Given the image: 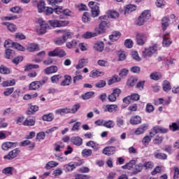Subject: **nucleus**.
<instances>
[{
    "mask_svg": "<svg viewBox=\"0 0 179 179\" xmlns=\"http://www.w3.org/2000/svg\"><path fill=\"white\" fill-rule=\"evenodd\" d=\"M143 167L146 169H153L155 167V164L152 162H148L143 164Z\"/></svg>",
    "mask_w": 179,
    "mask_h": 179,
    "instance_id": "nucleus-62",
    "label": "nucleus"
},
{
    "mask_svg": "<svg viewBox=\"0 0 179 179\" xmlns=\"http://www.w3.org/2000/svg\"><path fill=\"white\" fill-rule=\"evenodd\" d=\"M38 96V94H37V93H35L32 95L27 94L24 95L23 100H31V99H36V97H37Z\"/></svg>",
    "mask_w": 179,
    "mask_h": 179,
    "instance_id": "nucleus-54",
    "label": "nucleus"
},
{
    "mask_svg": "<svg viewBox=\"0 0 179 179\" xmlns=\"http://www.w3.org/2000/svg\"><path fill=\"white\" fill-rule=\"evenodd\" d=\"M164 40L162 42L163 47H169L171 45V40L165 36L163 37Z\"/></svg>",
    "mask_w": 179,
    "mask_h": 179,
    "instance_id": "nucleus-44",
    "label": "nucleus"
},
{
    "mask_svg": "<svg viewBox=\"0 0 179 179\" xmlns=\"http://www.w3.org/2000/svg\"><path fill=\"white\" fill-rule=\"evenodd\" d=\"M146 21L141 17V15L138 17V18L135 21V24L136 26H143Z\"/></svg>",
    "mask_w": 179,
    "mask_h": 179,
    "instance_id": "nucleus-57",
    "label": "nucleus"
},
{
    "mask_svg": "<svg viewBox=\"0 0 179 179\" xmlns=\"http://www.w3.org/2000/svg\"><path fill=\"white\" fill-rule=\"evenodd\" d=\"M71 143L73 145H76V146H82L83 140L80 137L74 136L71 138Z\"/></svg>",
    "mask_w": 179,
    "mask_h": 179,
    "instance_id": "nucleus-18",
    "label": "nucleus"
},
{
    "mask_svg": "<svg viewBox=\"0 0 179 179\" xmlns=\"http://www.w3.org/2000/svg\"><path fill=\"white\" fill-rule=\"evenodd\" d=\"M170 25V19L167 17H164L162 20V30L165 31L167 27Z\"/></svg>",
    "mask_w": 179,
    "mask_h": 179,
    "instance_id": "nucleus-19",
    "label": "nucleus"
},
{
    "mask_svg": "<svg viewBox=\"0 0 179 179\" xmlns=\"http://www.w3.org/2000/svg\"><path fill=\"white\" fill-rule=\"evenodd\" d=\"M162 75L160 73H152L150 74V78L152 80H159V79H162Z\"/></svg>",
    "mask_w": 179,
    "mask_h": 179,
    "instance_id": "nucleus-37",
    "label": "nucleus"
},
{
    "mask_svg": "<svg viewBox=\"0 0 179 179\" xmlns=\"http://www.w3.org/2000/svg\"><path fill=\"white\" fill-rule=\"evenodd\" d=\"M117 55L119 57L118 61H124V59L127 58L125 52H118Z\"/></svg>",
    "mask_w": 179,
    "mask_h": 179,
    "instance_id": "nucleus-61",
    "label": "nucleus"
},
{
    "mask_svg": "<svg viewBox=\"0 0 179 179\" xmlns=\"http://www.w3.org/2000/svg\"><path fill=\"white\" fill-rule=\"evenodd\" d=\"M14 145H15V143L6 142L2 144L1 149H3V150H9V149H12V148H13Z\"/></svg>",
    "mask_w": 179,
    "mask_h": 179,
    "instance_id": "nucleus-30",
    "label": "nucleus"
},
{
    "mask_svg": "<svg viewBox=\"0 0 179 179\" xmlns=\"http://www.w3.org/2000/svg\"><path fill=\"white\" fill-rule=\"evenodd\" d=\"M148 126L146 124H141L134 131L135 135H141V134H143V132H145V131H146V129H148Z\"/></svg>",
    "mask_w": 179,
    "mask_h": 179,
    "instance_id": "nucleus-15",
    "label": "nucleus"
},
{
    "mask_svg": "<svg viewBox=\"0 0 179 179\" xmlns=\"http://www.w3.org/2000/svg\"><path fill=\"white\" fill-rule=\"evenodd\" d=\"M0 73L2 75H9V73H10V69L3 65H1L0 66Z\"/></svg>",
    "mask_w": 179,
    "mask_h": 179,
    "instance_id": "nucleus-38",
    "label": "nucleus"
},
{
    "mask_svg": "<svg viewBox=\"0 0 179 179\" xmlns=\"http://www.w3.org/2000/svg\"><path fill=\"white\" fill-rule=\"evenodd\" d=\"M106 15L107 19H108V17L110 19H118V17H120V13L115 10H108Z\"/></svg>",
    "mask_w": 179,
    "mask_h": 179,
    "instance_id": "nucleus-11",
    "label": "nucleus"
},
{
    "mask_svg": "<svg viewBox=\"0 0 179 179\" xmlns=\"http://www.w3.org/2000/svg\"><path fill=\"white\" fill-rule=\"evenodd\" d=\"M55 12L57 15H59V13H63V15H65L66 16H71L72 15V12L68 9H62V6H57L55 8Z\"/></svg>",
    "mask_w": 179,
    "mask_h": 179,
    "instance_id": "nucleus-9",
    "label": "nucleus"
},
{
    "mask_svg": "<svg viewBox=\"0 0 179 179\" xmlns=\"http://www.w3.org/2000/svg\"><path fill=\"white\" fill-rule=\"evenodd\" d=\"M134 10H136V6L132 4L127 5L124 9V15H127V13H131Z\"/></svg>",
    "mask_w": 179,
    "mask_h": 179,
    "instance_id": "nucleus-28",
    "label": "nucleus"
},
{
    "mask_svg": "<svg viewBox=\"0 0 179 179\" xmlns=\"http://www.w3.org/2000/svg\"><path fill=\"white\" fill-rule=\"evenodd\" d=\"M99 20H101V23L99 25V28L96 29V33L98 35L106 33L107 27H110V22L107 20L106 15L99 17Z\"/></svg>",
    "mask_w": 179,
    "mask_h": 179,
    "instance_id": "nucleus-1",
    "label": "nucleus"
},
{
    "mask_svg": "<svg viewBox=\"0 0 179 179\" xmlns=\"http://www.w3.org/2000/svg\"><path fill=\"white\" fill-rule=\"evenodd\" d=\"M136 164V161L135 160H131L129 162L127 163L125 165L122 166V169L123 170H131V169H134V166Z\"/></svg>",
    "mask_w": 179,
    "mask_h": 179,
    "instance_id": "nucleus-21",
    "label": "nucleus"
},
{
    "mask_svg": "<svg viewBox=\"0 0 179 179\" xmlns=\"http://www.w3.org/2000/svg\"><path fill=\"white\" fill-rule=\"evenodd\" d=\"M140 16L144 20V21L147 22L149 20V19H150V11L145 10Z\"/></svg>",
    "mask_w": 179,
    "mask_h": 179,
    "instance_id": "nucleus-33",
    "label": "nucleus"
},
{
    "mask_svg": "<svg viewBox=\"0 0 179 179\" xmlns=\"http://www.w3.org/2000/svg\"><path fill=\"white\" fill-rule=\"evenodd\" d=\"M104 113H115L118 110V106L116 104L105 105L103 106Z\"/></svg>",
    "mask_w": 179,
    "mask_h": 179,
    "instance_id": "nucleus-7",
    "label": "nucleus"
},
{
    "mask_svg": "<svg viewBox=\"0 0 179 179\" xmlns=\"http://www.w3.org/2000/svg\"><path fill=\"white\" fill-rule=\"evenodd\" d=\"M173 179H178L179 178V169L178 166L173 167Z\"/></svg>",
    "mask_w": 179,
    "mask_h": 179,
    "instance_id": "nucleus-60",
    "label": "nucleus"
},
{
    "mask_svg": "<svg viewBox=\"0 0 179 179\" xmlns=\"http://www.w3.org/2000/svg\"><path fill=\"white\" fill-rule=\"evenodd\" d=\"M98 65H99V66H108V65H110V64L108 63V62L106 61V60H99L97 62Z\"/></svg>",
    "mask_w": 179,
    "mask_h": 179,
    "instance_id": "nucleus-64",
    "label": "nucleus"
},
{
    "mask_svg": "<svg viewBox=\"0 0 179 179\" xmlns=\"http://www.w3.org/2000/svg\"><path fill=\"white\" fill-rule=\"evenodd\" d=\"M159 152H160V150H158L154 152L155 159H159V160H166V159H167V155L160 153Z\"/></svg>",
    "mask_w": 179,
    "mask_h": 179,
    "instance_id": "nucleus-26",
    "label": "nucleus"
},
{
    "mask_svg": "<svg viewBox=\"0 0 179 179\" xmlns=\"http://www.w3.org/2000/svg\"><path fill=\"white\" fill-rule=\"evenodd\" d=\"M86 146H88L89 148H92L94 150L97 151L99 149H100V146L97 143H94V141H89L86 143Z\"/></svg>",
    "mask_w": 179,
    "mask_h": 179,
    "instance_id": "nucleus-29",
    "label": "nucleus"
},
{
    "mask_svg": "<svg viewBox=\"0 0 179 179\" xmlns=\"http://www.w3.org/2000/svg\"><path fill=\"white\" fill-rule=\"evenodd\" d=\"M38 23L39 24V28L37 29L39 34H45L47 33V29H48V24L45 23V21L42 19L38 20Z\"/></svg>",
    "mask_w": 179,
    "mask_h": 179,
    "instance_id": "nucleus-4",
    "label": "nucleus"
},
{
    "mask_svg": "<svg viewBox=\"0 0 179 179\" xmlns=\"http://www.w3.org/2000/svg\"><path fill=\"white\" fill-rule=\"evenodd\" d=\"M96 36H99L97 32L87 31L83 34L84 38H92V37H96Z\"/></svg>",
    "mask_w": 179,
    "mask_h": 179,
    "instance_id": "nucleus-46",
    "label": "nucleus"
},
{
    "mask_svg": "<svg viewBox=\"0 0 179 179\" xmlns=\"http://www.w3.org/2000/svg\"><path fill=\"white\" fill-rule=\"evenodd\" d=\"M82 20L83 23H89L91 20L90 15L87 12H85L82 17Z\"/></svg>",
    "mask_w": 179,
    "mask_h": 179,
    "instance_id": "nucleus-43",
    "label": "nucleus"
},
{
    "mask_svg": "<svg viewBox=\"0 0 179 179\" xmlns=\"http://www.w3.org/2000/svg\"><path fill=\"white\" fill-rule=\"evenodd\" d=\"M169 129H171L172 132L179 131V120L176 122H173L171 125H169Z\"/></svg>",
    "mask_w": 179,
    "mask_h": 179,
    "instance_id": "nucleus-34",
    "label": "nucleus"
},
{
    "mask_svg": "<svg viewBox=\"0 0 179 179\" xmlns=\"http://www.w3.org/2000/svg\"><path fill=\"white\" fill-rule=\"evenodd\" d=\"M81 155L83 157H90L93 155V151L91 149H84L83 150Z\"/></svg>",
    "mask_w": 179,
    "mask_h": 179,
    "instance_id": "nucleus-35",
    "label": "nucleus"
},
{
    "mask_svg": "<svg viewBox=\"0 0 179 179\" xmlns=\"http://www.w3.org/2000/svg\"><path fill=\"white\" fill-rule=\"evenodd\" d=\"M94 50L99 52H101V51L104 50V43L102 41L96 42L94 45Z\"/></svg>",
    "mask_w": 179,
    "mask_h": 179,
    "instance_id": "nucleus-22",
    "label": "nucleus"
},
{
    "mask_svg": "<svg viewBox=\"0 0 179 179\" xmlns=\"http://www.w3.org/2000/svg\"><path fill=\"white\" fill-rule=\"evenodd\" d=\"M142 122V118L139 115L132 116L130 119V124L131 125H138Z\"/></svg>",
    "mask_w": 179,
    "mask_h": 179,
    "instance_id": "nucleus-16",
    "label": "nucleus"
},
{
    "mask_svg": "<svg viewBox=\"0 0 179 179\" xmlns=\"http://www.w3.org/2000/svg\"><path fill=\"white\" fill-rule=\"evenodd\" d=\"M115 125V124L114 123V121H113V120H108L103 123V127H105L106 128H109V129L114 128Z\"/></svg>",
    "mask_w": 179,
    "mask_h": 179,
    "instance_id": "nucleus-52",
    "label": "nucleus"
},
{
    "mask_svg": "<svg viewBox=\"0 0 179 179\" xmlns=\"http://www.w3.org/2000/svg\"><path fill=\"white\" fill-rule=\"evenodd\" d=\"M36 124V120L33 119H27L24 121L23 125L24 127H34V125Z\"/></svg>",
    "mask_w": 179,
    "mask_h": 179,
    "instance_id": "nucleus-36",
    "label": "nucleus"
},
{
    "mask_svg": "<svg viewBox=\"0 0 179 179\" xmlns=\"http://www.w3.org/2000/svg\"><path fill=\"white\" fill-rule=\"evenodd\" d=\"M42 118H43V121L50 122V121H52V120H54V115H52V113H49L48 115H44Z\"/></svg>",
    "mask_w": 179,
    "mask_h": 179,
    "instance_id": "nucleus-55",
    "label": "nucleus"
},
{
    "mask_svg": "<svg viewBox=\"0 0 179 179\" xmlns=\"http://www.w3.org/2000/svg\"><path fill=\"white\" fill-rule=\"evenodd\" d=\"M121 37V32L120 31H113L110 36H109V38L111 41H117Z\"/></svg>",
    "mask_w": 179,
    "mask_h": 179,
    "instance_id": "nucleus-24",
    "label": "nucleus"
},
{
    "mask_svg": "<svg viewBox=\"0 0 179 179\" xmlns=\"http://www.w3.org/2000/svg\"><path fill=\"white\" fill-rule=\"evenodd\" d=\"M148 41V35L140 33L136 35V43L138 45H143Z\"/></svg>",
    "mask_w": 179,
    "mask_h": 179,
    "instance_id": "nucleus-6",
    "label": "nucleus"
},
{
    "mask_svg": "<svg viewBox=\"0 0 179 179\" xmlns=\"http://www.w3.org/2000/svg\"><path fill=\"white\" fill-rule=\"evenodd\" d=\"M66 45L67 48H75L78 47V42L76 40H73L71 42H67Z\"/></svg>",
    "mask_w": 179,
    "mask_h": 179,
    "instance_id": "nucleus-47",
    "label": "nucleus"
},
{
    "mask_svg": "<svg viewBox=\"0 0 179 179\" xmlns=\"http://www.w3.org/2000/svg\"><path fill=\"white\" fill-rule=\"evenodd\" d=\"M143 164H140L135 166V171H134V174H138V173H141L143 169Z\"/></svg>",
    "mask_w": 179,
    "mask_h": 179,
    "instance_id": "nucleus-58",
    "label": "nucleus"
},
{
    "mask_svg": "<svg viewBox=\"0 0 179 179\" xmlns=\"http://www.w3.org/2000/svg\"><path fill=\"white\" fill-rule=\"evenodd\" d=\"M88 5L91 8L92 17H97L100 15V7L99 4L94 1H90Z\"/></svg>",
    "mask_w": 179,
    "mask_h": 179,
    "instance_id": "nucleus-3",
    "label": "nucleus"
},
{
    "mask_svg": "<svg viewBox=\"0 0 179 179\" xmlns=\"http://www.w3.org/2000/svg\"><path fill=\"white\" fill-rule=\"evenodd\" d=\"M55 113L57 115H65V114H71V108H59L56 110Z\"/></svg>",
    "mask_w": 179,
    "mask_h": 179,
    "instance_id": "nucleus-14",
    "label": "nucleus"
},
{
    "mask_svg": "<svg viewBox=\"0 0 179 179\" xmlns=\"http://www.w3.org/2000/svg\"><path fill=\"white\" fill-rule=\"evenodd\" d=\"M154 54H157V44L145 48L144 50L142 51V57H143V58L152 57Z\"/></svg>",
    "mask_w": 179,
    "mask_h": 179,
    "instance_id": "nucleus-2",
    "label": "nucleus"
},
{
    "mask_svg": "<svg viewBox=\"0 0 179 179\" xmlns=\"http://www.w3.org/2000/svg\"><path fill=\"white\" fill-rule=\"evenodd\" d=\"M124 124V119L122 117H117L116 119V124L117 127H123Z\"/></svg>",
    "mask_w": 179,
    "mask_h": 179,
    "instance_id": "nucleus-63",
    "label": "nucleus"
},
{
    "mask_svg": "<svg viewBox=\"0 0 179 179\" xmlns=\"http://www.w3.org/2000/svg\"><path fill=\"white\" fill-rule=\"evenodd\" d=\"M72 37H73V32H71L68 29H66L62 35V38L66 42L68 41L69 38H72Z\"/></svg>",
    "mask_w": 179,
    "mask_h": 179,
    "instance_id": "nucleus-25",
    "label": "nucleus"
},
{
    "mask_svg": "<svg viewBox=\"0 0 179 179\" xmlns=\"http://www.w3.org/2000/svg\"><path fill=\"white\" fill-rule=\"evenodd\" d=\"M167 132H169V129L164 127L156 126L152 129V131L150 133V135L151 137H152L155 136L156 134H167Z\"/></svg>",
    "mask_w": 179,
    "mask_h": 179,
    "instance_id": "nucleus-5",
    "label": "nucleus"
},
{
    "mask_svg": "<svg viewBox=\"0 0 179 179\" xmlns=\"http://www.w3.org/2000/svg\"><path fill=\"white\" fill-rule=\"evenodd\" d=\"M78 166H80V164H79L78 162H74V163L71 162L69 164L64 165V169L66 173H68L69 171H73V170H75V169H76Z\"/></svg>",
    "mask_w": 179,
    "mask_h": 179,
    "instance_id": "nucleus-10",
    "label": "nucleus"
},
{
    "mask_svg": "<svg viewBox=\"0 0 179 179\" xmlns=\"http://www.w3.org/2000/svg\"><path fill=\"white\" fill-rule=\"evenodd\" d=\"M93 96H94V92H88L82 95V99H83V100H89V99H92Z\"/></svg>",
    "mask_w": 179,
    "mask_h": 179,
    "instance_id": "nucleus-48",
    "label": "nucleus"
},
{
    "mask_svg": "<svg viewBox=\"0 0 179 179\" xmlns=\"http://www.w3.org/2000/svg\"><path fill=\"white\" fill-rule=\"evenodd\" d=\"M138 82V79L134 77H131L128 80H127V85L130 86V87H132L135 86V83Z\"/></svg>",
    "mask_w": 179,
    "mask_h": 179,
    "instance_id": "nucleus-49",
    "label": "nucleus"
},
{
    "mask_svg": "<svg viewBox=\"0 0 179 179\" xmlns=\"http://www.w3.org/2000/svg\"><path fill=\"white\" fill-rule=\"evenodd\" d=\"M87 62H89L87 59H80L78 62V64L76 66V69H82V68H83V66H85V65H86Z\"/></svg>",
    "mask_w": 179,
    "mask_h": 179,
    "instance_id": "nucleus-31",
    "label": "nucleus"
},
{
    "mask_svg": "<svg viewBox=\"0 0 179 179\" xmlns=\"http://www.w3.org/2000/svg\"><path fill=\"white\" fill-rule=\"evenodd\" d=\"M45 75H50V73H55V72H58V67L57 66H51L50 67L46 68L44 70Z\"/></svg>",
    "mask_w": 179,
    "mask_h": 179,
    "instance_id": "nucleus-20",
    "label": "nucleus"
},
{
    "mask_svg": "<svg viewBox=\"0 0 179 179\" xmlns=\"http://www.w3.org/2000/svg\"><path fill=\"white\" fill-rule=\"evenodd\" d=\"M19 155V150L17 149H14L8 152V155H5L3 157V159L5 160H13L15 157H17V155Z\"/></svg>",
    "mask_w": 179,
    "mask_h": 179,
    "instance_id": "nucleus-8",
    "label": "nucleus"
},
{
    "mask_svg": "<svg viewBox=\"0 0 179 179\" xmlns=\"http://www.w3.org/2000/svg\"><path fill=\"white\" fill-rule=\"evenodd\" d=\"M37 8L39 13H41L45 10V2L41 0L37 3Z\"/></svg>",
    "mask_w": 179,
    "mask_h": 179,
    "instance_id": "nucleus-27",
    "label": "nucleus"
},
{
    "mask_svg": "<svg viewBox=\"0 0 179 179\" xmlns=\"http://www.w3.org/2000/svg\"><path fill=\"white\" fill-rule=\"evenodd\" d=\"M4 26H6L8 31L11 33H15L16 30H17V27L15 24L9 23V22H3Z\"/></svg>",
    "mask_w": 179,
    "mask_h": 179,
    "instance_id": "nucleus-17",
    "label": "nucleus"
},
{
    "mask_svg": "<svg viewBox=\"0 0 179 179\" xmlns=\"http://www.w3.org/2000/svg\"><path fill=\"white\" fill-rule=\"evenodd\" d=\"M163 139H164L162 136L158 135L155 137V138L153 140L154 144L155 145H160L162 142H163Z\"/></svg>",
    "mask_w": 179,
    "mask_h": 179,
    "instance_id": "nucleus-53",
    "label": "nucleus"
},
{
    "mask_svg": "<svg viewBox=\"0 0 179 179\" xmlns=\"http://www.w3.org/2000/svg\"><path fill=\"white\" fill-rule=\"evenodd\" d=\"M121 80V78L118 77V76L115 75L112 78H110L109 80H108V85H110L114 83H117V82H120Z\"/></svg>",
    "mask_w": 179,
    "mask_h": 179,
    "instance_id": "nucleus-41",
    "label": "nucleus"
},
{
    "mask_svg": "<svg viewBox=\"0 0 179 179\" xmlns=\"http://www.w3.org/2000/svg\"><path fill=\"white\" fill-rule=\"evenodd\" d=\"M58 162H54V161H50L46 165H45V169L47 170H50V169H52L54 167H57L58 166Z\"/></svg>",
    "mask_w": 179,
    "mask_h": 179,
    "instance_id": "nucleus-45",
    "label": "nucleus"
},
{
    "mask_svg": "<svg viewBox=\"0 0 179 179\" xmlns=\"http://www.w3.org/2000/svg\"><path fill=\"white\" fill-rule=\"evenodd\" d=\"M54 42L56 45H62V44H65V43H66L63 38H56L54 40Z\"/></svg>",
    "mask_w": 179,
    "mask_h": 179,
    "instance_id": "nucleus-56",
    "label": "nucleus"
},
{
    "mask_svg": "<svg viewBox=\"0 0 179 179\" xmlns=\"http://www.w3.org/2000/svg\"><path fill=\"white\" fill-rule=\"evenodd\" d=\"M26 47V50H28L29 52H34L40 50V47H38L37 43H29Z\"/></svg>",
    "mask_w": 179,
    "mask_h": 179,
    "instance_id": "nucleus-12",
    "label": "nucleus"
},
{
    "mask_svg": "<svg viewBox=\"0 0 179 179\" xmlns=\"http://www.w3.org/2000/svg\"><path fill=\"white\" fill-rule=\"evenodd\" d=\"M15 83L16 82L15 80H6L2 83V86H3V87H6L8 86H15Z\"/></svg>",
    "mask_w": 179,
    "mask_h": 179,
    "instance_id": "nucleus-50",
    "label": "nucleus"
},
{
    "mask_svg": "<svg viewBox=\"0 0 179 179\" xmlns=\"http://www.w3.org/2000/svg\"><path fill=\"white\" fill-rule=\"evenodd\" d=\"M65 145L63 143H57L54 145V150L55 152H61V149H64Z\"/></svg>",
    "mask_w": 179,
    "mask_h": 179,
    "instance_id": "nucleus-42",
    "label": "nucleus"
},
{
    "mask_svg": "<svg viewBox=\"0 0 179 179\" xmlns=\"http://www.w3.org/2000/svg\"><path fill=\"white\" fill-rule=\"evenodd\" d=\"M41 87V83L34 81L29 85V90H38Z\"/></svg>",
    "mask_w": 179,
    "mask_h": 179,
    "instance_id": "nucleus-23",
    "label": "nucleus"
},
{
    "mask_svg": "<svg viewBox=\"0 0 179 179\" xmlns=\"http://www.w3.org/2000/svg\"><path fill=\"white\" fill-rule=\"evenodd\" d=\"M115 147H106L103 150L102 153L106 156H111V155H114V153H115Z\"/></svg>",
    "mask_w": 179,
    "mask_h": 179,
    "instance_id": "nucleus-13",
    "label": "nucleus"
},
{
    "mask_svg": "<svg viewBox=\"0 0 179 179\" xmlns=\"http://www.w3.org/2000/svg\"><path fill=\"white\" fill-rule=\"evenodd\" d=\"M65 56H66L65 50L57 48V57H59V58H64Z\"/></svg>",
    "mask_w": 179,
    "mask_h": 179,
    "instance_id": "nucleus-59",
    "label": "nucleus"
},
{
    "mask_svg": "<svg viewBox=\"0 0 179 179\" xmlns=\"http://www.w3.org/2000/svg\"><path fill=\"white\" fill-rule=\"evenodd\" d=\"M13 47L15 48V50H18V51H26V48L23 47L18 43H13Z\"/></svg>",
    "mask_w": 179,
    "mask_h": 179,
    "instance_id": "nucleus-51",
    "label": "nucleus"
},
{
    "mask_svg": "<svg viewBox=\"0 0 179 179\" xmlns=\"http://www.w3.org/2000/svg\"><path fill=\"white\" fill-rule=\"evenodd\" d=\"M162 87L164 92H169V90H171V85H170V82L167 80L164 81Z\"/></svg>",
    "mask_w": 179,
    "mask_h": 179,
    "instance_id": "nucleus-40",
    "label": "nucleus"
},
{
    "mask_svg": "<svg viewBox=\"0 0 179 179\" xmlns=\"http://www.w3.org/2000/svg\"><path fill=\"white\" fill-rule=\"evenodd\" d=\"M71 80L72 78L71 76H65L64 80L61 83V86H69V85H71Z\"/></svg>",
    "mask_w": 179,
    "mask_h": 179,
    "instance_id": "nucleus-32",
    "label": "nucleus"
},
{
    "mask_svg": "<svg viewBox=\"0 0 179 179\" xmlns=\"http://www.w3.org/2000/svg\"><path fill=\"white\" fill-rule=\"evenodd\" d=\"M30 110H27L26 114L27 115H33V114H34V113H36V111H38V106H30Z\"/></svg>",
    "mask_w": 179,
    "mask_h": 179,
    "instance_id": "nucleus-39",
    "label": "nucleus"
}]
</instances>
